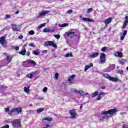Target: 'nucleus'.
<instances>
[{
	"label": "nucleus",
	"instance_id": "obj_60",
	"mask_svg": "<svg viewBox=\"0 0 128 128\" xmlns=\"http://www.w3.org/2000/svg\"><path fill=\"white\" fill-rule=\"evenodd\" d=\"M20 14V10H17V11L16 12V14Z\"/></svg>",
	"mask_w": 128,
	"mask_h": 128
},
{
	"label": "nucleus",
	"instance_id": "obj_53",
	"mask_svg": "<svg viewBox=\"0 0 128 128\" xmlns=\"http://www.w3.org/2000/svg\"><path fill=\"white\" fill-rule=\"evenodd\" d=\"M108 118V116L106 115L104 116H103L102 118V120H104V118Z\"/></svg>",
	"mask_w": 128,
	"mask_h": 128
},
{
	"label": "nucleus",
	"instance_id": "obj_44",
	"mask_svg": "<svg viewBox=\"0 0 128 128\" xmlns=\"http://www.w3.org/2000/svg\"><path fill=\"white\" fill-rule=\"evenodd\" d=\"M126 34H128V30H125L123 33L122 36H126Z\"/></svg>",
	"mask_w": 128,
	"mask_h": 128
},
{
	"label": "nucleus",
	"instance_id": "obj_30",
	"mask_svg": "<svg viewBox=\"0 0 128 128\" xmlns=\"http://www.w3.org/2000/svg\"><path fill=\"white\" fill-rule=\"evenodd\" d=\"M126 62V60H122L119 61V62L120 64L122 65V64H124Z\"/></svg>",
	"mask_w": 128,
	"mask_h": 128
},
{
	"label": "nucleus",
	"instance_id": "obj_33",
	"mask_svg": "<svg viewBox=\"0 0 128 128\" xmlns=\"http://www.w3.org/2000/svg\"><path fill=\"white\" fill-rule=\"evenodd\" d=\"M77 94H80V96H83L84 94V92L82 90H78Z\"/></svg>",
	"mask_w": 128,
	"mask_h": 128
},
{
	"label": "nucleus",
	"instance_id": "obj_24",
	"mask_svg": "<svg viewBox=\"0 0 128 128\" xmlns=\"http://www.w3.org/2000/svg\"><path fill=\"white\" fill-rule=\"evenodd\" d=\"M98 91H96L92 93V98H96V96H98Z\"/></svg>",
	"mask_w": 128,
	"mask_h": 128
},
{
	"label": "nucleus",
	"instance_id": "obj_27",
	"mask_svg": "<svg viewBox=\"0 0 128 128\" xmlns=\"http://www.w3.org/2000/svg\"><path fill=\"white\" fill-rule=\"evenodd\" d=\"M102 76L104 78H107L108 80H110V76H109L108 74H103Z\"/></svg>",
	"mask_w": 128,
	"mask_h": 128
},
{
	"label": "nucleus",
	"instance_id": "obj_13",
	"mask_svg": "<svg viewBox=\"0 0 128 128\" xmlns=\"http://www.w3.org/2000/svg\"><path fill=\"white\" fill-rule=\"evenodd\" d=\"M5 40H6V38H4V36H2L0 38V44H2L4 48H6V44H4Z\"/></svg>",
	"mask_w": 128,
	"mask_h": 128
},
{
	"label": "nucleus",
	"instance_id": "obj_8",
	"mask_svg": "<svg viewBox=\"0 0 128 128\" xmlns=\"http://www.w3.org/2000/svg\"><path fill=\"white\" fill-rule=\"evenodd\" d=\"M50 12L48 10H45L42 12L38 13V15L37 16L38 18H44V16H46V14H48Z\"/></svg>",
	"mask_w": 128,
	"mask_h": 128
},
{
	"label": "nucleus",
	"instance_id": "obj_31",
	"mask_svg": "<svg viewBox=\"0 0 128 128\" xmlns=\"http://www.w3.org/2000/svg\"><path fill=\"white\" fill-rule=\"evenodd\" d=\"M26 49H24V50L20 52L19 54L22 56H24L26 54Z\"/></svg>",
	"mask_w": 128,
	"mask_h": 128
},
{
	"label": "nucleus",
	"instance_id": "obj_59",
	"mask_svg": "<svg viewBox=\"0 0 128 128\" xmlns=\"http://www.w3.org/2000/svg\"><path fill=\"white\" fill-rule=\"evenodd\" d=\"M15 50H20V47H18V46H16V47L15 48Z\"/></svg>",
	"mask_w": 128,
	"mask_h": 128
},
{
	"label": "nucleus",
	"instance_id": "obj_5",
	"mask_svg": "<svg viewBox=\"0 0 128 128\" xmlns=\"http://www.w3.org/2000/svg\"><path fill=\"white\" fill-rule=\"evenodd\" d=\"M106 54L104 53H102L100 54V64H106Z\"/></svg>",
	"mask_w": 128,
	"mask_h": 128
},
{
	"label": "nucleus",
	"instance_id": "obj_36",
	"mask_svg": "<svg viewBox=\"0 0 128 128\" xmlns=\"http://www.w3.org/2000/svg\"><path fill=\"white\" fill-rule=\"evenodd\" d=\"M6 86L2 85L0 86V90H6Z\"/></svg>",
	"mask_w": 128,
	"mask_h": 128
},
{
	"label": "nucleus",
	"instance_id": "obj_11",
	"mask_svg": "<svg viewBox=\"0 0 128 128\" xmlns=\"http://www.w3.org/2000/svg\"><path fill=\"white\" fill-rule=\"evenodd\" d=\"M24 62L28 64H30V66H36V62L32 60H28L26 62Z\"/></svg>",
	"mask_w": 128,
	"mask_h": 128
},
{
	"label": "nucleus",
	"instance_id": "obj_61",
	"mask_svg": "<svg viewBox=\"0 0 128 128\" xmlns=\"http://www.w3.org/2000/svg\"><path fill=\"white\" fill-rule=\"evenodd\" d=\"M121 116H124V114H126V112H122L120 113Z\"/></svg>",
	"mask_w": 128,
	"mask_h": 128
},
{
	"label": "nucleus",
	"instance_id": "obj_40",
	"mask_svg": "<svg viewBox=\"0 0 128 128\" xmlns=\"http://www.w3.org/2000/svg\"><path fill=\"white\" fill-rule=\"evenodd\" d=\"M98 94H99V96H104V95L106 94V92H100Z\"/></svg>",
	"mask_w": 128,
	"mask_h": 128
},
{
	"label": "nucleus",
	"instance_id": "obj_7",
	"mask_svg": "<svg viewBox=\"0 0 128 128\" xmlns=\"http://www.w3.org/2000/svg\"><path fill=\"white\" fill-rule=\"evenodd\" d=\"M69 114L70 116V118H72L73 120H74V118H76V116H78V114H76V112L75 110H70L69 112Z\"/></svg>",
	"mask_w": 128,
	"mask_h": 128
},
{
	"label": "nucleus",
	"instance_id": "obj_54",
	"mask_svg": "<svg viewBox=\"0 0 128 128\" xmlns=\"http://www.w3.org/2000/svg\"><path fill=\"white\" fill-rule=\"evenodd\" d=\"M123 128H128V126L126 124H124L122 126Z\"/></svg>",
	"mask_w": 128,
	"mask_h": 128
},
{
	"label": "nucleus",
	"instance_id": "obj_21",
	"mask_svg": "<svg viewBox=\"0 0 128 128\" xmlns=\"http://www.w3.org/2000/svg\"><path fill=\"white\" fill-rule=\"evenodd\" d=\"M24 92L27 94H30V86H25L24 88Z\"/></svg>",
	"mask_w": 128,
	"mask_h": 128
},
{
	"label": "nucleus",
	"instance_id": "obj_32",
	"mask_svg": "<svg viewBox=\"0 0 128 128\" xmlns=\"http://www.w3.org/2000/svg\"><path fill=\"white\" fill-rule=\"evenodd\" d=\"M106 50H108L107 47H103L101 49V52H106Z\"/></svg>",
	"mask_w": 128,
	"mask_h": 128
},
{
	"label": "nucleus",
	"instance_id": "obj_22",
	"mask_svg": "<svg viewBox=\"0 0 128 128\" xmlns=\"http://www.w3.org/2000/svg\"><path fill=\"white\" fill-rule=\"evenodd\" d=\"M12 56H8L6 57L7 64L5 66H8V64L10 63V62H12Z\"/></svg>",
	"mask_w": 128,
	"mask_h": 128
},
{
	"label": "nucleus",
	"instance_id": "obj_42",
	"mask_svg": "<svg viewBox=\"0 0 128 128\" xmlns=\"http://www.w3.org/2000/svg\"><path fill=\"white\" fill-rule=\"evenodd\" d=\"M28 78H32V74H29L27 76Z\"/></svg>",
	"mask_w": 128,
	"mask_h": 128
},
{
	"label": "nucleus",
	"instance_id": "obj_16",
	"mask_svg": "<svg viewBox=\"0 0 128 128\" xmlns=\"http://www.w3.org/2000/svg\"><path fill=\"white\" fill-rule=\"evenodd\" d=\"M128 16H126L125 17V21L124 22L123 24V28H126V26H128Z\"/></svg>",
	"mask_w": 128,
	"mask_h": 128
},
{
	"label": "nucleus",
	"instance_id": "obj_3",
	"mask_svg": "<svg viewBox=\"0 0 128 128\" xmlns=\"http://www.w3.org/2000/svg\"><path fill=\"white\" fill-rule=\"evenodd\" d=\"M12 126L14 128H20L22 124L20 120L18 119L14 120L12 122Z\"/></svg>",
	"mask_w": 128,
	"mask_h": 128
},
{
	"label": "nucleus",
	"instance_id": "obj_18",
	"mask_svg": "<svg viewBox=\"0 0 128 128\" xmlns=\"http://www.w3.org/2000/svg\"><path fill=\"white\" fill-rule=\"evenodd\" d=\"M82 20H84V22H94V20L90 19V18H82Z\"/></svg>",
	"mask_w": 128,
	"mask_h": 128
},
{
	"label": "nucleus",
	"instance_id": "obj_39",
	"mask_svg": "<svg viewBox=\"0 0 128 128\" xmlns=\"http://www.w3.org/2000/svg\"><path fill=\"white\" fill-rule=\"evenodd\" d=\"M72 10H68L66 12V14H72Z\"/></svg>",
	"mask_w": 128,
	"mask_h": 128
},
{
	"label": "nucleus",
	"instance_id": "obj_48",
	"mask_svg": "<svg viewBox=\"0 0 128 128\" xmlns=\"http://www.w3.org/2000/svg\"><path fill=\"white\" fill-rule=\"evenodd\" d=\"M102 100V96L98 94V98H96V100Z\"/></svg>",
	"mask_w": 128,
	"mask_h": 128
},
{
	"label": "nucleus",
	"instance_id": "obj_52",
	"mask_svg": "<svg viewBox=\"0 0 128 128\" xmlns=\"http://www.w3.org/2000/svg\"><path fill=\"white\" fill-rule=\"evenodd\" d=\"M124 35L122 36H120V40H124Z\"/></svg>",
	"mask_w": 128,
	"mask_h": 128
},
{
	"label": "nucleus",
	"instance_id": "obj_50",
	"mask_svg": "<svg viewBox=\"0 0 128 128\" xmlns=\"http://www.w3.org/2000/svg\"><path fill=\"white\" fill-rule=\"evenodd\" d=\"M1 128H10V126L6 124Z\"/></svg>",
	"mask_w": 128,
	"mask_h": 128
},
{
	"label": "nucleus",
	"instance_id": "obj_56",
	"mask_svg": "<svg viewBox=\"0 0 128 128\" xmlns=\"http://www.w3.org/2000/svg\"><path fill=\"white\" fill-rule=\"evenodd\" d=\"M50 125L49 124H46V126L43 128H50Z\"/></svg>",
	"mask_w": 128,
	"mask_h": 128
},
{
	"label": "nucleus",
	"instance_id": "obj_35",
	"mask_svg": "<svg viewBox=\"0 0 128 128\" xmlns=\"http://www.w3.org/2000/svg\"><path fill=\"white\" fill-rule=\"evenodd\" d=\"M28 34L30 36H34V31L31 30L28 32Z\"/></svg>",
	"mask_w": 128,
	"mask_h": 128
},
{
	"label": "nucleus",
	"instance_id": "obj_64",
	"mask_svg": "<svg viewBox=\"0 0 128 128\" xmlns=\"http://www.w3.org/2000/svg\"><path fill=\"white\" fill-rule=\"evenodd\" d=\"M28 46V42H26L24 44V46Z\"/></svg>",
	"mask_w": 128,
	"mask_h": 128
},
{
	"label": "nucleus",
	"instance_id": "obj_2",
	"mask_svg": "<svg viewBox=\"0 0 128 128\" xmlns=\"http://www.w3.org/2000/svg\"><path fill=\"white\" fill-rule=\"evenodd\" d=\"M22 107L12 108V110L9 111L8 114L10 116L12 114H14V112H16V114H20L22 113Z\"/></svg>",
	"mask_w": 128,
	"mask_h": 128
},
{
	"label": "nucleus",
	"instance_id": "obj_4",
	"mask_svg": "<svg viewBox=\"0 0 128 128\" xmlns=\"http://www.w3.org/2000/svg\"><path fill=\"white\" fill-rule=\"evenodd\" d=\"M116 112H118V110H116V108H115L114 109H111L109 110L102 112L101 113V114H103L104 116L106 114H110L111 116H113L114 114H116Z\"/></svg>",
	"mask_w": 128,
	"mask_h": 128
},
{
	"label": "nucleus",
	"instance_id": "obj_17",
	"mask_svg": "<svg viewBox=\"0 0 128 128\" xmlns=\"http://www.w3.org/2000/svg\"><path fill=\"white\" fill-rule=\"evenodd\" d=\"M114 56L116 58H122V52H116Z\"/></svg>",
	"mask_w": 128,
	"mask_h": 128
},
{
	"label": "nucleus",
	"instance_id": "obj_34",
	"mask_svg": "<svg viewBox=\"0 0 128 128\" xmlns=\"http://www.w3.org/2000/svg\"><path fill=\"white\" fill-rule=\"evenodd\" d=\"M44 108H40L37 110V112L38 114H40V112H44Z\"/></svg>",
	"mask_w": 128,
	"mask_h": 128
},
{
	"label": "nucleus",
	"instance_id": "obj_49",
	"mask_svg": "<svg viewBox=\"0 0 128 128\" xmlns=\"http://www.w3.org/2000/svg\"><path fill=\"white\" fill-rule=\"evenodd\" d=\"M42 90H43V92H48V88L46 87H45Z\"/></svg>",
	"mask_w": 128,
	"mask_h": 128
},
{
	"label": "nucleus",
	"instance_id": "obj_20",
	"mask_svg": "<svg viewBox=\"0 0 128 128\" xmlns=\"http://www.w3.org/2000/svg\"><path fill=\"white\" fill-rule=\"evenodd\" d=\"M109 80H111L112 82H118V78H114L112 76H110L109 78Z\"/></svg>",
	"mask_w": 128,
	"mask_h": 128
},
{
	"label": "nucleus",
	"instance_id": "obj_57",
	"mask_svg": "<svg viewBox=\"0 0 128 128\" xmlns=\"http://www.w3.org/2000/svg\"><path fill=\"white\" fill-rule=\"evenodd\" d=\"M24 38V36H22V35H20L18 37V38H20V40H22V38Z\"/></svg>",
	"mask_w": 128,
	"mask_h": 128
},
{
	"label": "nucleus",
	"instance_id": "obj_1",
	"mask_svg": "<svg viewBox=\"0 0 128 128\" xmlns=\"http://www.w3.org/2000/svg\"><path fill=\"white\" fill-rule=\"evenodd\" d=\"M66 36L69 38H72V36H78V38H80V32L76 30L72 29L71 31L67 32L65 34Z\"/></svg>",
	"mask_w": 128,
	"mask_h": 128
},
{
	"label": "nucleus",
	"instance_id": "obj_47",
	"mask_svg": "<svg viewBox=\"0 0 128 128\" xmlns=\"http://www.w3.org/2000/svg\"><path fill=\"white\" fill-rule=\"evenodd\" d=\"M92 12V8H90L88 9V10L87 11V13L90 14V12Z\"/></svg>",
	"mask_w": 128,
	"mask_h": 128
},
{
	"label": "nucleus",
	"instance_id": "obj_15",
	"mask_svg": "<svg viewBox=\"0 0 128 128\" xmlns=\"http://www.w3.org/2000/svg\"><path fill=\"white\" fill-rule=\"evenodd\" d=\"M112 18H109L108 19L106 20L104 22L106 26H108V24H110V22H112Z\"/></svg>",
	"mask_w": 128,
	"mask_h": 128
},
{
	"label": "nucleus",
	"instance_id": "obj_62",
	"mask_svg": "<svg viewBox=\"0 0 128 128\" xmlns=\"http://www.w3.org/2000/svg\"><path fill=\"white\" fill-rule=\"evenodd\" d=\"M101 88H102V90H105L106 89V86H102Z\"/></svg>",
	"mask_w": 128,
	"mask_h": 128
},
{
	"label": "nucleus",
	"instance_id": "obj_51",
	"mask_svg": "<svg viewBox=\"0 0 128 128\" xmlns=\"http://www.w3.org/2000/svg\"><path fill=\"white\" fill-rule=\"evenodd\" d=\"M29 46H32V48H34V43H30L29 44Z\"/></svg>",
	"mask_w": 128,
	"mask_h": 128
},
{
	"label": "nucleus",
	"instance_id": "obj_55",
	"mask_svg": "<svg viewBox=\"0 0 128 128\" xmlns=\"http://www.w3.org/2000/svg\"><path fill=\"white\" fill-rule=\"evenodd\" d=\"M6 18H10V16L8 15V14H7L6 16Z\"/></svg>",
	"mask_w": 128,
	"mask_h": 128
},
{
	"label": "nucleus",
	"instance_id": "obj_46",
	"mask_svg": "<svg viewBox=\"0 0 128 128\" xmlns=\"http://www.w3.org/2000/svg\"><path fill=\"white\" fill-rule=\"evenodd\" d=\"M4 110L6 112H10V108H8V107L7 108H5Z\"/></svg>",
	"mask_w": 128,
	"mask_h": 128
},
{
	"label": "nucleus",
	"instance_id": "obj_38",
	"mask_svg": "<svg viewBox=\"0 0 128 128\" xmlns=\"http://www.w3.org/2000/svg\"><path fill=\"white\" fill-rule=\"evenodd\" d=\"M54 36L56 38H57V40L60 38V34H55L54 35Z\"/></svg>",
	"mask_w": 128,
	"mask_h": 128
},
{
	"label": "nucleus",
	"instance_id": "obj_6",
	"mask_svg": "<svg viewBox=\"0 0 128 128\" xmlns=\"http://www.w3.org/2000/svg\"><path fill=\"white\" fill-rule=\"evenodd\" d=\"M44 45L46 46H53V48H58V46L54 44L52 41H47L45 42Z\"/></svg>",
	"mask_w": 128,
	"mask_h": 128
},
{
	"label": "nucleus",
	"instance_id": "obj_28",
	"mask_svg": "<svg viewBox=\"0 0 128 128\" xmlns=\"http://www.w3.org/2000/svg\"><path fill=\"white\" fill-rule=\"evenodd\" d=\"M46 23L42 24L38 26V30H40L42 28H44V26H46Z\"/></svg>",
	"mask_w": 128,
	"mask_h": 128
},
{
	"label": "nucleus",
	"instance_id": "obj_43",
	"mask_svg": "<svg viewBox=\"0 0 128 128\" xmlns=\"http://www.w3.org/2000/svg\"><path fill=\"white\" fill-rule=\"evenodd\" d=\"M32 54H35V56H38V52L36 51H33Z\"/></svg>",
	"mask_w": 128,
	"mask_h": 128
},
{
	"label": "nucleus",
	"instance_id": "obj_37",
	"mask_svg": "<svg viewBox=\"0 0 128 128\" xmlns=\"http://www.w3.org/2000/svg\"><path fill=\"white\" fill-rule=\"evenodd\" d=\"M71 92H76L78 94V90H76V88H71L70 90Z\"/></svg>",
	"mask_w": 128,
	"mask_h": 128
},
{
	"label": "nucleus",
	"instance_id": "obj_12",
	"mask_svg": "<svg viewBox=\"0 0 128 128\" xmlns=\"http://www.w3.org/2000/svg\"><path fill=\"white\" fill-rule=\"evenodd\" d=\"M11 26L14 32H20V27H18L15 24H11Z\"/></svg>",
	"mask_w": 128,
	"mask_h": 128
},
{
	"label": "nucleus",
	"instance_id": "obj_23",
	"mask_svg": "<svg viewBox=\"0 0 128 128\" xmlns=\"http://www.w3.org/2000/svg\"><path fill=\"white\" fill-rule=\"evenodd\" d=\"M66 26H68V24L64 23L58 25L59 28H66Z\"/></svg>",
	"mask_w": 128,
	"mask_h": 128
},
{
	"label": "nucleus",
	"instance_id": "obj_19",
	"mask_svg": "<svg viewBox=\"0 0 128 128\" xmlns=\"http://www.w3.org/2000/svg\"><path fill=\"white\" fill-rule=\"evenodd\" d=\"M94 65H93L92 63H90L88 65H86L85 66V68L84 69V72H86V70H88V68H90L92 67Z\"/></svg>",
	"mask_w": 128,
	"mask_h": 128
},
{
	"label": "nucleus",
	"instance_id": "obj_25",
	"mask_svg": "<svg viewBox=\"0 0 128 128\" xmlns=\"http://www.w3.org/2000/svg\"><path fill=\"white\" fill-rule=\"evenodd\" d=\"M42 120H47V122H52V118L46 117L43 118Z\"/></svg>",
	"mask_w": 128,
	"mask_h": 128
},
{
	"label": "nucleus",
	"instance_id": "obj_45",
	"mask_svg": "<svg viewBox=\"0 0 128 128\" xmlns=\"http://www.w3.org/2000/svg\"><path fill=\"white\" fill-rule=\"evenodd\" d=\"M117 72H118V74H124V70H118Z\"/></svg>",
	"mask_w": 128,
	"mask_h": 128
},
{
	"label": "nucleus",
	"instance_id": "obj_63",
	"mask_svg": "<svg viewBox=\"0 0 128 128\" xmlns=\"http://www.w3.org/2000/svg\"><path fill=\"white\" fill-rule=\"evenodd\" d=\"M6 122H7V124H10V120H6Z\"/></svg>",
	"mask_w": 128,
	"mask_h": 128
},
{
	"label": "nucleus",
	"instance_id": "obj_9",
	"mask_svg": "<svg viewBox=\"0 0 128 128\" xmlns=\"http://www.w3.org/2000/svg\"><path fill=\"white\" fill-rule=\"evenodd\" d=\"M116 68V66L114 64H112L110 65L109 68H107L106 69H104V71L106 72H110L112 70H114Z\"/></svg>",
	"mask_w": 128,
	"mask_h": 128
},
{
	"label": "nucleus",
	"instance_id": "obj_10",
	"mask_svg": "<svg viewBox=\"0 0 128 128\" xmlns=\"http://www.w3.org/2000/svg\"><path fill=\"white\" fill-rule=\"evenodd\" d=\"M74 78H76V75L74 74H73L68 78V82L70 84H74Z\"/></svg>",
	"mask_w": 128,
	"mask_h": 128
},
{
	"label": "nucleus",
	"instance_id": "obj_58",
	"mask_svg": "<svg viewBox=\"0 0 128 128\" xmlns=\"http://www.w3.org/2000/svg\"><path fill=\"white\" fill-rule=\"evenodd\" d=\"M46 52H48V50H44L42 51V54H44V53H46Z\"/></svg>",
	"mask_w": 128,
	"mask_h": 128
},
{
	"label": "nucleus",
	"instance_id": "obj_14",
	"mask_svg": "<svg viewBox=\"0 0 128 128\" xmlns=\"http://www.w3.org/2000/svg\"><path fill=\"white\" fill-rule=\"evenodd\" d=\"M98 52L93 53L89 56V58H94L98 56Z\"/></svg>",
	"mask_w": 128,
	"mask_h": 128
},
{
	"label": "nucleus",
	"instance_id": "obj_26",
	"mask_svg": "<svg viewBox=\"0 0 128 128\" xmlns=\"http://www.w3.org/2000/svg\"><path fill=\"white\" fill-rule=\"evenodd\" d=\"M43 32H52L54 31L52 30H50L48 28H46L44 29Z\"/></svg>",
	"mask_w": 128,
	"mask_h": 128
},
{
	"label": "nucleus",
	"instance_id": "obj_29",
	"mask_svg": "<svg viewBox=\"0 0 128 128\" xmlns=\"http://www.w3.org/2000/svg\"><path fill=\"white\" fill-rule=\"evenodd\" d=\"M65 58H70H70H72V54L70 53V54H66L64 56Z\"/></svg>",
	"mask_w": 128,
	"mask_h": 128
},
{
	"label": "nucleus",
	"instance_id": "obj_41",
	"mask_svg": "<svg viewBox=\"0 0 128 128\" xmlns=\"http://www.w3.org/2000/svg\"><path fill=\"white\" fill-rule=\"evenodd\" d=\"M54 78H55L56 80H58V73H56L54 74Z\"/></svg>",
	"mask_w": 128,
	"mask_h": 128
}]
</instances>
